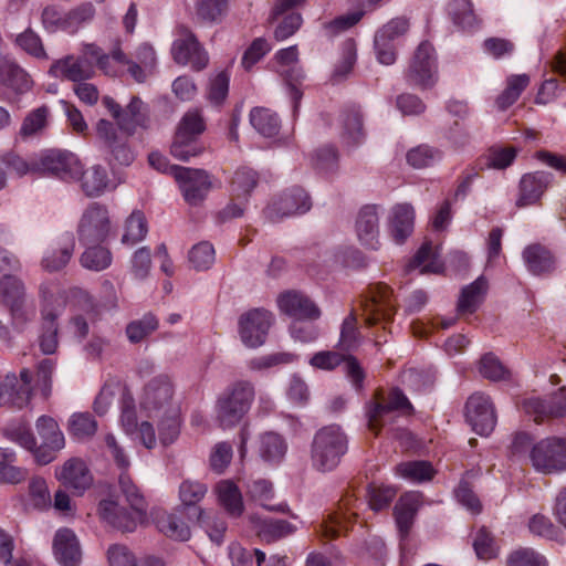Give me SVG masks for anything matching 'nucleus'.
I'll return each mask as SVG.
<instances>
[{"instance_id":"dca6fc26","label":"nucleus","mask_w":566,"mask_h":566,"mask_svg":"<svg viewBox=\"0 0 566 566\" xmlns=\"http://www.w3.org/2000/svg\"><path fill=\"white\" fill-rule=\"evenodd\" d=\"M36 430L42 443L34 450V458L39 464H48L55 459L57 451L64 448V436L56 421L48 416L38 419Z\"/></svg>"},{"instance_id":"6e6552de","label":"nucleus","mask_w":566,"mask_h":566,"mask_svg":"<svg viewBox=\"0 0 566 566\" xmlns=\"http://www.w3.org/2000/svg\"><path fill=\"white\" fill-rule=\"evenodd\" d=\"M96 135L103 144L106 160L113 170L132 165L136 158L127 138L117 134L113 123L99 119L96 124Z\"/></svg>"},{"instance_id":"c03bdc74","label":"nucleus","mask_w":566,"mask_h":566,"mask_svg":"<svg viewBox=\"0 0 566 566\" xmlns=\"http://www.w3.org/2000/svg\"><path fill=\"white\" fill-rule=\"evenodd\" d=\"M250 123L264 137H273L280 130V119L269 108L255 107L250 113Z\"/></svg>"},{"instance_id":"2f4dec72","label":"nucleus","mask_w":566,"mask_h":566,"mask_svg":"<svg viewBox=\"0 0 566 566\" xmlns=\"http://www.w3.org/2000/svg\"><path fill=\"white\" fill-rule=\"evenodd\" d=\"M548 185V176L545 172L524 175L520 181V196L516 206L520 208L536 203Z\"/></svg>"},{"instance_id":"f03ea898","label":"nucleus","mask_w":566,"mask_h":566,"mask_svg":"<svg viewBox=\"0 0 566 566\" xmlns=\"http://www.w3.org/2000/svg\"><path fill=\"white\" fill-rule=\"evenodd\" d=\"M206 130V122L199 109H189L178 123L172 144L171 155L181 161H188L202 155L205 146L200 136Z\"/></svg>"},{"instance_id":"13d9d810","label":"nucleus","mask_w":566,"mask_h":566,"mask_svg":"<svg viewBox=\"0 0 566 566\" xmlns=\"http://www.w3.org/2000/svg\"><path fill=\"white\" fill-rule=\"evenodd\" d=\"M65 14L64 31L73 34L77 32L84 23L90 22L94 18L95 8L91 2H84Z\"/></svg>"},{"instance_id":"a211bd4d","label":"nucleus","mask_w":566,"mask_h":566,"mask_svg":"<svg viewBox=\"0 0 566 566\" xmlns=\"http://www.w3.org/2000/svg\"><path fill=\"white\" fill-rule=\"evenodd\" d=\"M171 54L176 63L190 65L195 71L203 70L209 62L208 53L191 32H187L184 36L175 40Z\"/></svg>"},{"instance_id":"603ef678","label":"nucleus","mask_w":566,"mask_h":566,"mask_svg":"<svg viewBox=\"0 0 566 566\" xmlns=\"http://www.w3.org/2000/svg\"><path fill=\"white\" fill-rule=\"evenodd\" d=\"M15 45L30 56L38 60H48L49 55L44 49L42 39L40 35L28 28L23 32L19 33L14 39Z\"/></svg>"},{"instance_id":"39448f33","label":"nucleus","mask_w":566,"mask_h":566,"mask_svg":"<svg viewBox=\"0 0 566 566\" xmlns=\"http://www.w3.org/2000/svg\"><path fill=\"white\" fill-rule=\"evenodd\" d=\"M528 460L536 472L545 475L566 471V438L547 437L533 443Z\"/></svg>"},{"instance_id":"680f3d73","label":"nucleus","mask_w":566,"mask_h":566,"mask_svg":"<svg viewBox=\"0 0 566 566\" xmlns=\"http://www.w3.org/2000/svg\"><path fill=\"white\" fill-rule=\"evenodd\" d=\"M214 248L208 241L193 245L189 251V262L197 271L208 270L214 263Z\"/></svg>"},{"instance_id":"c85d7f7f","label":"nucleus","mask_w":566,"mask_h":566,"mask_svg":"<svg viewBox=\"0 0 566 566\" xmlns=\"http://www.w3.org/2000/svg\"><path fill=\"white\" fill-rule=\"evenodd\" d=\"M0 83L18 94L27 93L33 85L30 75L7 56H0Z\"/></svg>"},{"instance_id":"f257e3e1","label":"nucleus","mask_w":566,"mask_h":566,"mask_svg":"<svg viewBox=\"0 0 566 566\" xmlns=\"http://www.w3.org/2000/svg\"><path fill=\"white\" fill-rule=\"evenodd\" d=\"M347 451V437L339 426L319 429L313 439L311 459L313 467L322 472L335 469Z\"/></svg>"},{"instance_id":"e2e57ef3","label":"nucleus","mask_w":566,"mask_h":566,"mask_svg":"<svg viewBox=\"0 0 566 566\" xmlns=\"http://www.w3.org/2000/svg\"><path fill=\"white\" fill-rule=\"evenodd\" d=\"M158 327V319L146 314L140 319L130 322L126 327V335L132 343H139Z\"/></svg>"},{"instance_id":"2eb2a0df","label":"nucleus","mask_w":566,"mask_h":566,"mask_svg":"<svg viewBox=\"0 0 566 566\" xmlns=\"http://www.w3.org/2000/svg\"><path fill=\"white\" fill-rule=\"evenodd\" d=\"M465 418L469 424L480 436L490 434L496 424L494 406L490 398L475 392L467 401Z\"/></svg>"},{"instance_id":"69168bd1","label":"nucleus","mask_w":566,"mask_h":566,"mask_svg":"<svg viewBox=\"0 0 566 566\" xmlns=\"http://www.w3.org/2000/svg\"><path fill=\"white\" fill-rule=\"evenodd\" d=\"M227 9L228 0H198L196 3L197 17L209 23L218 22Z\"/></svg>"},{"instance_id":"338daca9","label":"nucleus","mask_w":566,"mask_h":566,"mask_svg":"<svg viewBox=\"0 0 566 566\" xmlns=\"http://www.w3.org/2000/svg\"><path fill=\"white\" fill-rule=\"evenodd\" d=\"M359 331L357 327V317L350 313L343 322L340 337L337 347L343 352L354 350L358 346Z\"/></svg>"},{"instance_id":"49530a36","label":"nucleus","mask_w":566,"mask_h":566,"mask_svg":"<svg viewBox=\"0 0 566 566\" xmlns=\"http://www.w3.org/2000/svg\"><path fill=\"white\" fill-rule=\"evenodd\" d=\"M421 268L420 273H439L442 264L438 261L431 242H424L407 265V270Z\"/></svg>"},{"instance_id":"37998d69","label":"nucleus","mask_w":566,"mask_h":566,"mask_svg":"<svg viewBox=\"0 0 566 566\" xmlns=\"http://www.w3.org/2000/svg\"><path fill=\"white\" fill-rule=\"evenodd\" d=\"M59 313L51 310H42V334L40 336V348L43 354L50 355L57 348V331L56 319Z\"/></svg>"},{"instance_id":"5701e85b","label":"nucleus","mask_w":566,"mask_h":566,"mask_svg":"<svg viewBox=\"0 0 566 566\" xmlns=\"http://www.w3.org/2000/svg\"><path fill=\"white\" fill-rule=\"evenodd\" d=\"M277 304L282 312L298 319H317L321 316L317 305L301 292L289 291L281 294Z\"/></svg>"},{"instance_id":"c756f323","label":"nucleus","mask_w":566,"mask_h":566,"mask_svg":"<svg viewBox=\"0 0 566 566\" xmlns=\"http://www.w3.org/2000/svg\"><path fill=\"white\" fill-rule=\"evenodd\" d=\"M256 535L266 543L276 542L295 532V526L285 520L262 518L258 514L249 517Z\"/></svg>"},{"instance_id":"1a4fd4ad","label":"nucleus","mask_w":566,"mask_h":566,"mask_svg":"<svg viewBox=\"0 0 566 566\" xmlns=\"http://www.w3.org/2000/svg\"><path fill=\"white\" fill-rule=\"evenodd\" d=\"M111 230L112 223L107 208L94 202L83 212L77 227V235L83 245L102 243L107 239Z\"/></svg>"},{"instance_id":"bf43d9fd","label":"nucleus","mask_w":566,"mask_h":566,"mask_svg":"<svg viewBox=\"0 0 566 566\" xmlns=\"http://www.w3.org/2000/svg\"><path fill=\"white\" fill-rule=\"evenodd\" d=\"M258 184V174L250 168H239L231 181L232 195L237 198L247 197Z\"/></svg>"},{"instance_id":"58836bf2","label":"nucleus","mask_w":566,"mask_h":566,"mask_svg":"<svg viewBox=\"0 0 566 566\" xmlns=\"http://www.w3.org/2000/svg\"><path fill=\"white\" fill-rule=\"evenodd\" d=\"M156 527L160 533L175 541H188L190 538V528L188 525L172 513L159 511L155 515Z\"/></svg>"},{"instance_id":"a18cd8bd","label":"nucleus","mask_w":566,"mask_h":566,"mask_svg":"<svg viewBox=\"0 0 566 566\" xmlns=\"http://www.w3.org/2000/svg\"><path fill=\"white\" fill-rule=\"evenodd\" d=\"M158 419V437L164 446L174 443L180 434V409L172 410L161 416L155 417Z\"/></svg>"},{"instance_id":"cd10ccee","label":"nucleus","mask_w":566,"mask_h":566,"mask_svg":"<svg viewBox=\"0 0 566 566\" xmlns=\"http://www.w3.org/2000/svg\"><path fill=\"white\" fill-rule=\"evenodd\" d=\"M31 399V388L20 386L19 378L9 374L0 382V407L7 409H21Z\"/></svg>"},{"instance_id":"473e14b6","label":"nucleus","mask_w":566,"mask_h":566,"mask_svg":"<svg viewBox=\"0 0 566 566\" xmlns=\"http://www.w3.org/2000/svg\"><path fill=\"white\" fill-rule=\"evenodd\" d=\"M342 138L347 145H358L365 138L363 115L356 105L346 107L340 115Z\"/></svg>"},{"instance_id":"6e6d98bb","label":"nucleus","mask_w":566,"mask_h":566,"mask_svg":"<svg viewBox=\"0 0 566 566\" xmlns=\"http://www.w3.org/2000/svg\"><path fill=\"white\" fill-rule=\"evenodd\" d=\"M49 115L50 109L45 105L30 112L20 127L21 137L29 138L42 133L48 125Z\"/></svg>"},{"instance_id":"0eeeda50","label":"nucleus","mask_w":566,"mask_h":566,"mask_svg":"<svg viewBox=\"0 0 566 566\" xmlns=\"http://www.w3.org/2000/svg\"><path fill=\"white\" fill-rule=\"evenodd\" d=\"M140 409L147 417H157L179 409L175 400V385L167 375H158L150 379L140 398Z\"/></svg>"},{"instance_id":"e433bc0d","label":"nucleus","mask_w":566,"mask_h":566,"mask_svg":"<svg viewBox=\"0 0 566 566\" xmlns=\"http://www.w3.org/2000/svg\"><path fill=\"white\" fill-rule=\"evenodd\" d=\"M86 245L78 260L84 269L93 272H102L112 265L113 254L107 247L101 243Z\"/></svg>"},{"instance_id":"7ed1b4c3","label":"nucleus","mask_w":566,"mask_h":566,"mask_svg":"<svg viewBox=\"0 0 566 566\" xmlns=\"http://www.w3.org/2000/svg\"><path fill=\"white\" fill-rule=\"evenodd\" d=\"M255 397L252 382L239 380L232 384L217 401V419L222 428H231L240 422L250 410Z\"/></svg>"},{"instance_id":"f704fd0d","label":"nucleus","mask_w":566,"mask_h":566,"mask_svg":"<svg viewBox=\"0 0 566 566\" xmlns=\"http://www.w3.org/2000/svg\"><path fill=\"white\" fill-rule=\"evenodd\" d=\"M523 259L528 271L535 275L551 273L555 268V260L551 251L537 243L524 249Z\"/></svg>"},{"instance_id":"a19ab883","label":"nucleus","mask_w":566,"mask_h":566,"mask_svg":"<svg viewBox=\"0 0 566 566\" xmlns=\"http://www.w3.org/2000/svg\"><path fill=\"white\" fill-rule=\"evenodd\" d=\"M443 158V153L437 147L427 144L416 146L408 150L406 160L415 169H424L432 167L440 163Z\"/></svg>"},{"instance_id":"5fc2aeb1","label":"nucleus","mask_w":566,"mask_h":566,"mask_svg":"<svg viewBox=\"0 0 566 566\" xmlns=\"http://www.w3.org/2000/svg\"><path fill=\"white\" fill-rule=\"evenodd\" d=\"M397 473L411 482H426L433 478L434 470L430 462L409 461L402 462L396 468Z\"/></svg>"},{"instance_id":"4c0bfd02","label":"nucleus","mask_w":566,"mask_h":566,"mask_svg":"<svg viewBox=\"0 0 566 566\" xmlns=\"http://www.w3.org/2000/svg\"><path fill=\"white\" fill-rule=\"evenodd\" d=\"M76 180L81 181V188L88 197L101 196L108 185L107 171L101 165H94L86 170L81 166V174Z\"/></svg>"},{"instance_id":"393cba45","label":"nucleus","mask_w":566,"mask_h":566,"mask_svg":"<svg viewBox=\"0 0 566 566\" xmlns=\"http://www.w3.org/2000/svg\"><path fill=\"white\" fill-rule=\"evenodd\" d=\"M275 60L279 63L280 67L277 72L285 80V82L291 86L293 92V98L295 103L301 98V93L297 91L295 84L300 83L303 78V73L297 66L298 62V51L297 46L293 45L286 49L280 50L275 54Z\"/></svg>"},{"instance_id":"f8f14e48","label":"nucleus","mask_w":566,"mask_h":566,"mask_svg":"<svg viewBox=\"0 0 566 566\" xmlns=\"http://www.w3.org/2000/svg\"><path fill=\"white\" fill-rule=\"evenodd\" d=\"M521 407L537 423L562 418L566 415V389L559 388L556 392L545 398H525Z\"/></svg>"},{"instance_id":"864d4df0","label":"nucleus","mask_w":566,"mask_h":566,"mask_svg":"<svg viewBox=\"0 0 566 566\" xmlns=\"http://www.w3.org/2000/svg\"><path fill=\"white\" fill-rule=\"evenodd\" d=\"M449 13L453 22L463 30H471L478 24L471 0H452L449 3Z\"/></svg>"},{"instance_id":"79ce46f5","label":"nucleus","mask_w":566,"mask_h":566,"mask_svg":"<svg viewBox=\"0 0 566 566\" xmlns=\"http://www.w3.org/2000/svg\"><path fill=\"white\" fill-rule=\"evenodd\" d=\"M251 497L258 502L263 509L272 512L289 513L286 503L272 504L274 497L272 483L266 480H256L249 486Z\"/></svg>"},{"instance_id":"9d476101","label":"nucleus","mask_w":566,"mask_h":566,"mask_svg":"<svg viewBox=\"0 0 566 566\" xmlns=\"http://www.w3.org/2000/svg\"><path fill=\"white\" fill-rule=\"evenodd\" d=\"M408 81L421 88H429L437 82V61L431 43L419 44L407 72Z\"/></svg>"},{"instance_id":"de8ad7c7","label":"nucleus","mask_w":566,"mask_h":566,"mask_svg":"<svg viewBox=\"0 0 566 566\" xmlns=\"http://www.w3.org/2000/svg\"><path fill=\"white\" fill-rule=\"evenodd\" d=\"M528 84L530 77L526 74L511 75L507 77L505 90L496 98L497 107L501 111L509 108L518 99Z\"/></svg>"},{"instance_id":"09e8293b","label":"nucleus","mask_w":566,"mask_h":566,"mask_svg":"<svg viewBox=\"0 0 566 566\" xmlns=\"http://www.w3.org/2000/svg\"><path fill=\"white\" fill-rule=\"evenodd\" d=\"M119 488L133 513L140 520L146 512V501L138 486L133 482L127 472H122L118 479Z\"/></svg>"},{"instance_id":"4468645a","label":"nucleus","mask_w":566,"mask_h":566,"mask_svg":"<svg viewBox=\"0 0 566 566\" xmlns=\"http://www.w3.org/2000/svg\"><path fill=\"white\" fill-rule=\"evenodd\" d=\"M272 324V314L269 311L254 308L241 315L239 333L242 343L250 348L264 344Z\"/></svg>"},{"instance_id":"412c9836","label":"nucleus","mask_w":566,"mask_h":566,"mask_svg":"<svg viewBox=\"0 0 566 566\" xmlns=\"http://www.w3.org/2000/svg\"><path fill=\"white\" fill-rule=\"evenodd\" d=\"M49 73L59 78H65L74 83L87 81L93 77L95 71L93 62L82 56L67 55L56 60Z\"/></svg>"},{"instance_id":"9b49d317","label":"nucleus","mask_w":566,"mask_h":566,"mask_svg":"<svg viewBox=\"0 0 566 566\" xmlns=\"http://www.w3.org/2000/svg\"><path fill=\"white\" fill-rule=\"evenodd\" d=\"M312 207L308 195L302 188H292L273 199L265 208L264 214L271 222H277L285 217L307 212Z\"/></svg>"},{"instance_id":"f3484780","label":"nucleus","mask_w":566,"mask_h":566,"mask_svg":"<svg viewBox=\"0 0 566 566\" xmlns=\"http://www.w3.org/2000/svg\"><path fill=\"white\" fill-rule=\"evenodd\" d=\"M175 178L179 184L185 200L197 206L202 202L211 189L207 171L192 168H174Z\"/></svg>"},{"instance_id":"3c124183","label":"nucleus","mask_w":566,"mask_h":566,"mask_svg":"<svg viewBox=\"0 0 566 566\" xmlns=\"http://www.w3.org/2000/svg\"><path fill=\"white\" fill-rule=\"evenodd\" d=\"M260 455L269 462H279L286 452V443L281 436L266 432L260 438Z\"/></svg>"},{"instance_id":"72a5a7b5","label":"nucleus","mask_w":566,"mask_h":566,"mask_svg":"<svg viewBox=\"0 0 566 566\" xmlns=\"http://www.w3.org/2000/svg\"><path fill=\"white\" fill-rule=\"evenodd\" d=\"M420 503V494L415 492L401 495L396 503L395 517L401 536L406 537L409 534Z\"/></svg>"},{"instance_id":"0e129e2a","label":"nucleus","mask_w":566,"mask_h":566,"mask_svg":"<svg viewBox=\"0 0 566 566\" xmlns=\"http://www.w3.org/2000/svg\"><path fill=\"white\" fill-rule=\"evenodd\" d=\"M506 566H548L545 556L531 547H520L510 553Z\"/></svg>"},{"instance_id":"774afa93","label":"nucleus","mask_w":566,"mask_h":566,"mask_svg":"<svg viewBox=\"0 0 566 566\" xmlns=\"http://www.w3.org/2000/svg\"><path fill=\"white\" fill-rule=\"evenodd\" d=\"M356 513L342 512L328 515V518L321 524V533L326 538L337 537L343 530L347 528V524L352 517H356Z\"/></svg>"},{"instance_id":"b1692460","label":"nucleus","mask_w":566,"mask_h":566,"mask_svg":"<svg viewBox=\"0 0 566 566\" xmlns=\"http://www.w3.org/2000/svg\"><path fill=\"white\" fill-rule=\"evenodd\" d=\"M98 516L108 525L123 532H133L139 520L134 513L120 507L113 499H105L99 502Z\"/></svg>"},{"instance_id":"20e7f679","label":"nucleus","mask_w":566,"mask_h":566,"mask_svg":"<svg viewBox=\"0 0 566 566\" xmlns=\"http://www.w3.org/2000/svg\"><path fill=\"white\" fill-rule=\"evenodd\" d=\"M411 410V403L400 389L377 391L366 411L368 428L378 433L382 427L394 423L398 416L410 413Z\"/></svg>"},{"instance_id":"ea45409f","label":"nucleus","mask_w":566,"mask_h":566,"mask_svg":"<svg viewBox=\"0 0 566 566\" xmlns=\"http://www.w3.org/2000/svg\"><path fill=\"white\" fill-rule=\"evenodd\" d=\"M216 491L219 503L227 513L233 517L241 516L244 505L239 488L232 481L224 480L217 484Z\"/></svg>"},{"instance_id":"ddd939ff","label":"nucleus","mask_w":566,"mask_h":566,"mask_svg":"<svg viewBox=\"0 0 566 566\" xmlns=\"http://www.w3.org/2000/svg\"><path fill=\"white\" fill-rule=\"evenodd\" d=\"M39 168L62 180H75L81 174V161L69 150L49 149L39 161Z\"/></svg>"},{"instance_id":"a878e982","label":"nucleus","mask_w":566,"mask_h":566,"mask_svg":"<svg viewBox=\"0 0 566 566\" xmlns=\"http://www.w3.org/2000/svg\"><path fill=\"white\" fill-rule=\"evenodd\" d=\"M356 233L361 244L370 249H377L379 237V217L376 206L363 207L356 220Z\"/></svg>"},{"instance_id":"052dcab7","label":"nucleus","mask_w":566,"mask_h":566,"mask_svg":"<svg viewBox=\"0 0 566 566\" xmlns=\"http://www.w3.org/2000/svg\"><path fill=\"white\" fill-rule=\"evenodd\" d=\"M69 430L77 439L90 438L97 430V422L88 412L74 413L69 421Z\"/></svg>"},{"instance_id":"aec40b11","label":"nucleus","mask_w":566,"mask_h":566,"mask_svg":"<svg viewBox=\"0 0 566 566\" xmlns=\"http://www.w3.org/2000/svg\"><path fill=\"white\" fill-rule=\"evenodd\" d=\"M57 480L74 493L81 495L93 483V476L86 463L78 458H72L56 470Z\"/></svg>"},{"instance_id":"6ab92c4d","label":"nucleus","mask_w":566,"mask_h":566,"mask_svg":"<svg viewBox=\"0 0 566 566\" xmlns=\"http://www.w3.org/2000/svg\"><path fill=\"white\" fill-rule=\"evenodd\" d=\"M392 291L385 284H378L370 291V298L364 304V315L367 325H375L379 321H388L395 313Z\"/></svg>"},{"instance_id":"bb28decb","label":"nucleus","mask_w":566,"mask_h":566,"mask_svg":"<svg viewBox=\"0 0 566 566\" xmlns=\"http://www.w3.org/2000/svg\"><path fill=\"white\" fill-rule=\"evenodd\" d=\"M75 249L74 238L70 234L60 238L44 253L41 266L48 272H57L70 262Z\"/></svg>"},{"instance_id":"c9c22d12","label":"nucleus","mask_w":566,"mask_h":566,"mask_svg":"<svg viewBox=\"0 0 566 566\" xmlns=\"http://www.w3.org/2000/svg\"><path fill=\"white\" fill-rule=\"evenodd\" d=\"M488 291V281L480 276L462 289L458 301V312L462 315L473 314L483 302Z\"/></svg>"},{"instance_id":"4be33fe9","label":"nucleus","mask_w":566,"mask_h":566,"mask_svg":"<svg viewBox=\"0 0 566 566\" xmlns=\"http://www.w3.org/2000/svg\"><path fill=\"white\" fill-rule=\"evenodd\" d=\"M53 554L61 566H78L82 549L75 533L70 528H60L53 538Z\"/></svg>"},{"instance_id":"7c9ffc66","label":"nucleus","mask_w":566,"mask_h":566,"mask_svg":"<svg viewBox=\"0 0 566 566\" xmlns=\"http://www.w3.org/2000/svg\"><path fill=\"white\" fill-rule=\"evenodd\" d=\"M415 209L409 203H398L391 209L390 232L396 243L401 244L412 233Z\"/></svg>"},{"instance_id":"423d86ee","label":"nucleus","mask_w":566,"mask_h":566,"mask_svg":"<svg viewBox=\"0 0 566 566\" xmlns=\"http://www.w3.org/2000/svg\"><path fill=\"white\" fill-rule=\"evenodd\" d=\"M0 298L9 308L12 325L22 331L35 316V308L27 304L25 286L21 279L3 274L0 279Z\"/></svg>"},{"instance_id":"4d7b16f0","label":"nucleus","mask_w":566,"mask_h":566,"mask_svg":"<svg viewBox=\"0 0 566 566\" xmlns=\"http://www.w3.org/2000/svg\"><path fill=\"white\" fill-rule=\"evenodd\" d=\"M144 103L138 97H133L125 109H122L119 128L132 135L137 126L144 123Z\"/></svg>"},{"instance_id":"8fccbe9b","label":"nucleus","mask_w":566,"mask_h":566,"mask_svg":"<svg viewBox=\"0 0 566 566\" xmlns=\"http://www.w3.org/2000/svg\"><path fill=\"white\" fill-rule=\"evenodd\" d=\"M148 232L147 221L143 212L133 211L124 224L122 243L134 245L145 239Z\"/></svg>"}]
</instances>
